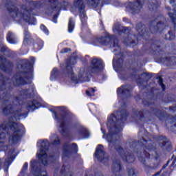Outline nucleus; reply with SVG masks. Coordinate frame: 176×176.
Here are the masks:
<instances>
[{
  "mask_svg": "<svg viewBox=\"0 0 176 176\" xmlns=\"http://www.w3.org/2000/svg\"><path fill=\"white\" fill-rule=\"evenodd\" d=\"M129 113L126 109H120L111 113L107 118V129L109 133L106 135V140L109 142V148L116 149L124 162L126 163H134L135 157L133 153H124V150L120 146V131L124 127V123L127 120Z\"/></svg>",
  "mask_w": 176,
  "mask_h": 176,
  "instance_id": "1",
  "label": "nucleus"
},
{
  "mask_svg": "<svg viewBox=\"0 0 176 176\" xmlns=\"http://www.w3.org/2000/svg\"><path fill=\"white\" fill-rule=\"evenodd\" d=\"M139 140H129L126 145L133 151V153L138 155V159L145 168H151L156 170L159 168V164H151V151H156V145L157 141H166L167 137L166 135H153L146 130L142 129L138 133Z\"/></svg>",
  "mask_w": 176,
  "mask_h": 176,
  "instance_id": "2",
  "label": "nucleus"
},
{
  "mask_svg": "<svg viewBox=\"0 0 176 176\" xmlns=\"http://www.w3.org/2000/svg\"><path fill=\"white\" fill-rule=\"evenodd\" d=\"M144 107H148V110H133V115L140 122L143 123L151 122L155 117L158 118L160 120H164L167 113L160 110V104L157 103V100L155 99L153 91H148L144 94V98L142 101Z\"/></svg>",
  "mask_w": 176,
  "mask_h": 176,
  "instance_id": "3",
  "label": "nucleus"
},
{
  "mask_svg": "<svg viewBox=\"0 0 176 176\" xmlns=\"http://www.w3.org/2000/svg\"><path fill=\"white\" fill-rule=\"evenodd\" d=\"M76 63V58L75 56H72L66 59L65 63L61 66L63 72L65 75L68 76V78H70L72 82L75 83V85H78V83H83V82L87 80V74L83 67L80 69L78 77L75 76L72 67H74Z\"/></svg>",
  "mask_w": 176,
  "mask_h": 176,
  "instance_id": "4",
  "label": "nucleus"
},
{
  "mask_svg": "<svg viewBox=\"0 0 176 176\" xmlns=\"http://www.w3.org/2000/svg\"><path fill=\"white\" fill-rule=\"evenodd\" d=\"M60 111L57 112L54 108L50 109V112L52 113L53 118L56 120L57 123H59V133L65 137L67 135V131H65V126H69L72 123V119L75 118V115L69 110L67 109L66 107H59Z\"/></svg>",
  "mask_w": 176,
  "mask_h": 176,
  "instance_id": "5",
  "label": "nucleus"
},
{
  "mask_svg": "<svg viewBox=\"0 0 176 176\" xmlns=\"http://www.w3.org/2000/svg\"><path fill=\"white\" fill-rule=\"evenodd\" d=\"M68 6V2L63 1L58 2V0H48L46 6L45 13L48 16L53 15V23H57V19H58V14H60V10L61 9H65Z\"/></svg>",
  "mask_w": 176,
  "mask_h": 176,
  "instance_id": "6",
  "label": "nucleus"
},
{
  "mask_svg": "<svg viewBox=\"0 0 176 176\" xmlns=\"http://www.w3.org/2000/svg\"><path fill=\"white\" fill-rule=\"evenodd\" d=\"M96 42L103 46H110V47H116L113 52H120V45H119V40L115 35H107L104 37L96 38Z\"/></svg>",
  "mask_w": 176,
  "mask_h": 176,
  "instance_id": "7",
  "label": "nucleus"
},
{
  "mask_svg": "<svg viewBox=\"0 0 176 176\" xmlns=\"http://www.w3.org/2000/svg\"><path fill=\"white\" fill-rule=\"evenodd\" d=\"M37 144H41L39 153H37V157L43 166H47V153L46 152L50 148V142L47 140H40Z\"/></svg>",
  "mask_w": 176,
  "mask_h": 176,
  "instance_id": "8",
  "label": "nucleus"
},
{
  "mask_svg": "<svg viewBox=\"0 0 176 176\" xmlns=\"http://www.w3.org/2000/svg\"><path fill=\"white\" fill-rule=\"evenodd\" d=\"M74 6L78 9L80 20L81 21V30L87 28V15H86L85 0H74Z\"/></svg>",
  "mask_w": 176,
  "mask_h": 176,
  "instance_id": "9",
  "label": "nucleus"
},
{
  "mask_svg": "<svg viewBox=\"0 0 176 176\" xmlns=\"http://www.w3.org/2000/svg\"><path fill=\"white\" fill-rule=\"evenodd\" d=\"M104 69V62L102 60L95 58L91 62V65L87 68V74H98L99 71Z\"/></svg>",
  "mask_w": 176,
  "mask_h": 176,
  "instance_id": "10",
  "label": "nucleus"
},
{
  "mask_svg": "<svg viewBox=\"0 0 176 176\" xmlns=\"http://www.w3.org/2000/svg\"><path fill=\"white\" fill-rule=\"evenodd\" d=\"M94 156L100 163H104L105 165L108 164L109 156H108L105 151H104V146H102V144H98L97 146Z\"/></svg>",
  "mask_w": 176,
  "mask_h": 176,
  "instance_id": "11",
  "label": "nucleus"
},
{
  "mask_svg": "<svg viewBox=\"0 0 176 176\" xmlns=\"http://www.w3.org/2000/svg\"><path fill=\"white\" fill-rule=\"evenodd\" d=\"M131 91H133V87L131 85H124L117 89L118 98L122 100L131 97Z\"/></svg>",
  "mask_w": 176,
  "mask_h": 176,
  "instance_id": "12",
  "label": "nucleus"
},
{
  "mask_svg": "<svg viewBox=\"0 0 176 176\" xmlns=\"http://www.w3.org/2000/svg\"><path fill=\"white\" fill-rule=\"evenodd\" d=\"M126 9L129 13L132 14H137L140 12H141V9H142V3L141 1L137 0L133 2H128L125 4Z\"/></svg>",
  "mask_w": 176,
  "mask_h": 176,
  "instance_id": "13",
  "label": "nucleus"
},
{
  "mask_svg": "<svg viewBox=\"0 0 176 176\" xmlns=\"http://www.w3.org/2000/svg\"><path fill=\"white\" fill-rule=\"evenodd\" d=\"M152 78V74L144 72L143 74L138 76L137 79V83L139 87L142 90H145L148 87V81Z\"/></svg>",
  "mask_w": 176,
  "mask_h": 176,
  "instance_id": "14",
  "label": "nucleus"
},
{
  "mask_svg": "<svg viewBox=\"0 0 176 176\" xmlns=\"http://www.w3.org/2000/svg\"><path fill=\"white\" fill-rule=\"evenodd\" d=\"M111 170L113 174H115L116 176L119 175V173L123 170V166H122V162H120V159L118 157H115L113 160V164L111 166Z\"/></svg>",
  "mask_w": 176,
  "mask_h": 176,
  "instance_id": "15",
  "label": "nucleus"
},
{
  "mask_svg": "<svg viewBox=\"0 0 176 176\" xmlns=\"http://www.w3.org/2000/svg\"><path fill=\"white\" fill-rule=\"evenodd\" d=\"M23 28V45L25 46H28V45H31V43L34 42V38H32L31 33L28 31V26H25Z\"/></svg>",
  "mask_w": 176,
  "mask_h": 176,
  "instance_id": "16",
  "label": "nucleus"
},
{
  "mask_svg": "<svg viewBox=\"0 0 176 176\" xmlns=\"http://www.w3.org/2000/svg\"><path fill=\"white\" fill-rule=\"evenodd\" d=\"M41 105L38 100L33 99L27 102L26 108L29 112H34L35 109H38Z\"/></svg>",
  "mask_w": 176,
  "mask_h": 176,
  "instance_id": "17",
  "label": "nucleus"
},
{
  "mask_svg": "<svg viewBox=\"0 0 176 176\" xmlns=\"http://www.w3.org/2000/svg\"><path fill=\"white\" fill-rule=\"evenodd\" d=\"M0 52L3 53V54H4V56H6V57L10 58L12 57V56H13V52H12L10 50V49H9V47H8V46L6 45V44L0 42Z\"/></svg>",
  "mask_w": 176,
  "mask_h": 176,
  "instance_id": "18",
  "label": "nucleus"
},
{
  "mask_svg": "<svg viewBox=\"0 0 176 176\" xmlns=\"http://www.w3.org/2000/svg\"><path fill=\"white\" fill-rule=\"evenodd\" d=\"M6 39L8 43L11 45H16L18 43L17 36L13 32H8L7 33Z\"/></svg>",
  "mask_w": 176,
  "mask_h": 176,
  "instance_id": "19",
  "label": "nucleus"
},
{
  "mask_svg": "<svg viewBox=\"0 0 176 176\" xmlns=\"http://www.w3.org/2000/svg\"><path fill=\"white\" fill-rule=\"evenodd\" d=\"M147 6L151 12H156L159 8V1L157 0H148Z\"/></svg>",
  "mask_w": 176,
  "mask_h": 176,
  "instance_id": "20",
  "label": "nucleus"
},
{
  "mask_svg": "<svg viewBox=\"0 0 176 176\" xmlns=\"http://www.w3.org/2000/svg\"><path fill=\"white\" fill-rule=\"evenodd\" d=\"M32 43H33V49H34V52H39L43 47V41L41 38H36L35 41H34Z\"/></svg>",
  "mask_w": 176,
  "mask_h": 176,
  "instance_id": "21",
  "label": "nucleus"
},
{
  "mask_svg": "<svg viewBox=\"0 0 176 176\" xmlns=\"http://www.w3.org/2000/svg\"><path fill=\"white\" fill-rule=\"evenodd\" d=\"M167 123H170V124H173L171 125L170 128H168V124ZM166 126L167 127V129H170V130L171 131H173V133H175V131H174V129L176 128V116H173L171 118H170L168 121H166Z\"/></svg>",
  "mask_w": 176,
  "mask_h": 176,
  "instance_id": "22",
  "label": "nucleus"
},
{
  "mask_svg": "<svg viewBox=\"0 0 176 176\" xmlns=\"http://www.w3.org/2000/svg\"><path fill=\"white\" fill-rule=\"evenodd\" d=\"M61 72L58 71L56 67H54L51 72L50 80H56L60 78Z\"/></svg>",
  "mask_w": 176,
  "mask_h": 176,
  "instance_id": "23",
  "label": "nucleus"
},
{
  "mask_svg": "<svg viewBox=\"0 0 176 176\" xmlns=\"http://www.w3.org/2000/svg\"><path fill=\"white\" fill-rule=\"evenodd\" d=\"M78 134L82 135L83 138H89L90 137V132L85 127H81L78 129Z\"/></svg>",
  "mask_w": 176,
  "mask_h": 176,
  "instance_id": "24",
  "label": "nucleus"
},
{
  "mask_svg": "<svg viewBox=\"0 0 176 176\" xmlns=\"http://www.w3.org/2000/svg\"><path fill=\"white\" fill-rule=\"evenodd\" d=\"M69 146H71L69 144H65L63 146V157H69V156L72 155V151L68 149Z\"/></svg>",
  "mask_w": 176,
  "mask_h": 176,
  "instance_id": "25",
  "label": "nucleus"
},
{
  "mask_svg": "<svg viewBox=\"0 0 176 176\" xmlns=\"http://www.w3.org/2000/svg\"><path fill=\"white\" fill-rule=\"evenodd\" d=\"M74 30H75V19L70 17L68 22V32L71 34L74 32Z\"/></svg>",
  "mask_w": 176,
  "mask_h": 176,
  "instance_id": "26",
  "label": "nucleus"
},
{
  "mask_svg": "<svg viewBox=\"0 0 176 176\" xmlns=\"http://www.w3.org/2000/svg\"><path fill=\"white\" fill-rule=\"evenodd\" d=\"M100 1L101 0H88V5L90 8L96 9V8H98L100 6Z\"/></svg>",
  "mask_w": 176,
  "mask_h": 176,
  "instance_id": "27",
  "label": "nucleus"
},
{
  "mask_svg": "<svg viewBox=\"0 0 176 176\" xmlns=\"http://www.w3.org/2000/svg\"><path fill=\"white\" fill-rule=\"evenodd\" d=\"M165 39L166 41H175V33L173 30H170L167 34L165 35Z\"/></svg>",
  "mask_w": 176,
  "mask_h": 176,
  "instance_id": "28",
  "label": "nucleus"
},
{
  "mask_svg": "<svg viewBox=\"0 0 176 176\" xmlns=\"http://www.w3.org/2000/svg\"><path fill=\"white\" fill-rule=\"evenodd\" d=\"M126 173L128 176H137V174H135V169L132 166H130V165H127L126 166Z\"/></svg>",
  "mask_w": 176,
  "mask_h": 176,
  "instance_id": "29",
  "label": "nucleus"
},
{
  "mask_svg": "<svg viewBox=\"0 0 176 176\" xmlns=\"http://www.w3.org/2000/svg\"><path fill=\"white\" fill-rule=\"evenodd\" d=\"M168 15L174 25L175 30H176V12H175L174 13H168Z\"/></svg>",
  "mask_w": 176,
  "mask_h": 176,
  "instance_id": "30",
  "label": "nucleus"
},
{
  "mask_svg": "<svg viewBox=\"0 0 176 176\" xmlns=\"http://www.w3.org/2000/svg\"><path fill=\"white\" fill-rule=\"evenodd\" d=\"M60 174V176H73L72 171H69L67 173L65 171V166L64 165L62 166Z\"/></svg>",
  "mask_w": 176,
  "mask_h": 176,
  "instance_id": "31",
  "label": "nucleus"
},
{
  "mask_svg": "<svg viewBox=\"0 0 176 176\" xmlns=\"http://www.w3.org/2000/svg\"><path fill=\"white\" fill-rule=\"evenodd\" d=\"M156 79H158V85L162 89V91H165L166 85H164V83H163V78H162V76H158L156 78Z\"/></svg>",
  "mask_w": 176,
  "mask_h": 176,
  "instance_id": "32",
  "label": "nucleus"
},
{
  "mask_svg": "<svg viewBox=\"0 0 176 176\" xmlns=\"http://www.w3.org/2000/svg\"><path fill=\"white\" fill-rule=\"evenodd\" d=\"M116 64L118 68L123 67V53H121V57L117 59Z\"/></svg>",
  "mask_w": 176,
  "mask_h": 176,
  "instance_id": "33",
  "label": "nucleus"
},
{
  "mask_svg": "<svg viewBox=\"0 0 176 176\" xmlns=\"http://www.w3.org/2000/svg\"><path fill=\"white\" fill-rule=\"evenodd\" d=\"M10 159L6 160L4 163V171L5 173H8L9 171V166H10Z\"/></svg>",
  "mask_w": 176,
  "mask_h": 176,
  "instance_id": "34",
  "label": "nucleus"
},
{
  "mask_svg": "<svg viewBox=\"0 0 176 176\" xmlns=\"http://www.w3.org/2000/svg\"><path fill=\"white\" fill-rule=\"evenodd\" d=\"M94 93H96V89L94 88H90L88 91H86V94L89 96V97H93Z\"/></svg>",
  "mask_w": 176,
  "mask_h": 176,
  "instance_id": "35",
  "label": "nucleus"
},
{
  "mask_svg": "<svg viewBox=\"0 0 176 176\" xmlns=\"http://www.w3.org/2000/svg\"><path fill=\"white\" fill-rule=\"evenodd\" d=\"M71 150L72 151V152H74V153H78V144H76V143H72L71 144Z\"/></svg>",
  "mask_w": 176,
  "mask_h": 176,
  "instance_id": "36",
  "label": "nucleus"
},
{
  "mask_svg": "<svg viewBox=\"0 0 176 176\" xmlns=\"http://www.w3.org/2000/svg\"><path fill=\"white\" fill-rule=\"evenodd\" d=\"M40 28L41 31L46 34V35H49V30L45 26V25L41 24Z\"/></svg>",
  "mask_w": 176,
  "mask_h": 176,
  "instance_id": "37",
  "label": "nucleus"
},
{
  "mask_svg": "<svg viewBox=\"0 0 176 176\" xmlns=\"http://www.w3.org/2000/svg\"><path fill=\"white\" fill-rule=\"evenodd\" d=\"M28 169V163L25 162L21 171V174H24Z\"/></svg>",
  "mask_w": 176,
  "mask_h": 176,
  "instance_id": "38",
  "label": "nucleus"
},
{
  "mask_svg": "<svg viewBox=\"0 0 176 176\" xmlns=\"http://www.w3.org/2000/svg\"><path fill=\"white\" fill-rule=\"evenodd\" d=\"M52 145H60V144H61L60 138L57 137L56 139L52 142Z\"/></svg>",
  "mask_w": 176,
  "mask_h": 176,
  "instance_id": "39",
  "label": "nucleus"
},
{
  "mask_svg": "<svg viewBox=\"0 0 176 176\" xmlns=\"http://www.w3.org/2000/svg\"><path fill=\"white\" fill-rule=\"evenodd\" d=\"M5 148H6L5 146V142L0 141V151H5Z\"/></svg>",
  "mask_w": 176,
  "mask_h": 176,
  "instance_id": "40",
  "label": "nucleus"
},
{
  "mask_svg": "<svg viewBox=\"0 0 176 176\" xmlns=\"http://www.w3.org/2000/svg\"><path fill=\"white\" fill-rule=\"evenodd\" d=\"M49 159H50V160H52V163H54L56 160H57V157L56 155H50L49 156Z\"/></svg>",
  "mask_w": 176,
  "mask_h": 176,
  "instance_id": "41",
  "label": "nucleus"
},
{
  "mask_svg": "<svg viewBox=\"0 0 176 176\" xmlns=\"http://www.w3.org/2000/svg\"><path fill=\"white\" fill-rule=\"evenodd\" d=\"M68 52H71V48L65 47L61 50L60 53H68Z\"/></svg>",
  "mask_w": 176,
  "mask_h": 176,
  "instance_id": "42",
  "label": "nucleus"
},
{
  "mask_svg": "<svg viewBox=\"0 0 176 176\" xmlns=\"http://www.w3.org/2000/svg\"><path fill=\"white\" fill-rule=\"evenodd\" d=\"M167 142H166V140H164L163 142L160 143V146H161V148H164Z\"/></svg>",
  "mask_w": 176,
  "mask_h": 176,
  "instance_id": "43",
  "label": "nucleus"
},
{
  "mask_svg": "<svg viewBox=\"0 0 176 176\" xmlns=\"http://www.w3.org/2000/svg\"><path fill=\"white\" fill-rule=\"evenodd\" d=\"M131 78L132 79H136L137 78V72L133 73V74H131Z\"/></svg>",
  "mask_w": 176,
  "mask_h": 176,
  "instance_id": "44",
  "label": "nucleus"
},
{
  "mask_svg": "<svg viewBox=\"0 0 176 176\" xmlns=\"http://www.w3.org/2000/svg\"><path fill=\"white\" fill-rule=\"evenodd\" d=\"M98 78H101L102 79V80H105V79H107V75L103 74L101 77V76H98Z\"/></svg>",
  "mask_w": 176,
  "mask_h": 176,
  "instance_id": "45",
  "label": "nucleus"
},
{
  "mask_svg": "<svg viewBox=\"0 0 176 176\" xmlns=\"http://www.w3.org/2000/svg\"><path fill=\"white\" fill-rule=\"evenodd\" d=\"M101 131L103 134V137H105V135H106L105 129H104V128L101 127Z\"/></svg>",
  "mask_w": 176,
  "mask_h": 176,
  "instance_id": "46",
  "label": "nucleus"
},
{
  "mask_svg": "<svg viewBox=\"0 0 176 176\" xmlns=\"http://www.w3.org/2000/svg\"><path fill=\"white\" fill-rule=\"evenodd\" d=\"M160 174H162V170L160 171L155 173L154 175H153V176H158L160 175Z\"/></svg>",
  "mask_w": 176,
  "mask_h": 176,
  "instance_id": "47",
  "label": "nucleus"
},
{
  "mask_svg": "<svg viewBox=\"0 0 176 176\" xmlns=\"http://www.w3.org/2000/svg\"><path fill=\"white\" fill-rule=\"evenodd\" d=\"M3 71V72H6V74H10V72H12V71L13 70H1Z\"/></svg>",
  "mask_w": 176,
  "mask_h": 176,
  "instance_id": "48",
  "label": "nucleus"
},
{
  "mask_svg": "<svg viewBox=\"0 0 176 176\" xmlns=\"http://www.w3.org/2000/svg\"><path fill=\"white\" fill-rule=\"evenodd\" d=\"M166 167H167V164H164V165L162 166V170H164V168H166Z\"/></svg>",
  "mask_w": 176,
  "mask_h": 176,
  "instance_id": "49",
  "label": "nucleus"
},
{
  "mask_svg": "<svg viewBox=\"0 0 176 176\" xmlns=\"http://www.w3.org/2000/svg\"><path fill=\"white\" fill-rule=\"evenodd\" d=\"M176 163V157L173 160L172 164H175Z\"/></svg>",
  "mask_w": 176,
  "mask_h": 176,
  "instance_id": "50",
  "label": "nucleus"
},
{
  "mask_svg": "<svg viewBox=\"0 0 176 176\" xmlns=\"http://www.w3.org/2000/svg\"><path fill=\"white\" fill-rule=\"evenodd\" d=\"M30 60H31V61H35V58L34 57H31Z\"/></svg>",
  "mask_w": 176,
  "mask_h": 176,
  "instance_id": "51",
  "label": "nucleus"
},
{
  "mask_svg": "<svg viewBox=\"0 0 176 176\" xmlns=\"http://www.w3.org/2000/svg\"><path fill=\"white\" fill-rule=\"evenodd\" d=\"M127 20H128L127 18H126V17L123 18V21L127 22Z\"/></svg>",
  "mask_w": 176,
  "mask_h": 176,
  "instance_id": "52",
  "label": "nucleus"
},
{
  "mask_svg": "<svg viewBox=\"0 0 176 176\" xmlns=\"http://www.w3.org/2000/svg\"><path fill=\"white\" fill-rule=\"evenodd\" d=\"M170 101H173V100H170V99H168V100H165V102H170Z\"/></svg>",
  "mask_w": 176,
  "mask_h": 176,
  "instance_id": "53",
  "label": "nucleus"
},
{
  "mask_svg": "<svg viewBox=\"0 0 176 176\" xmlns=\"http://www.w3.org/2000/svg\"><path fill=\"white\" fill-rule=\"evenodd\" d=\"M115 64V59L113 60V65Z\"/></svg>",
  "mask_w": 176,
  "mask_h": 176,
  "instance_id": "54",
  "label": "nucleus"
},
{
  "mask_svg": "<svg viewBox=\"0 0 176 176\" xmlns=\"http://www.w3.org/2000/svg\"><path fill=\"white\" fill-rule=\"evenodd\" d=\"M157 159H158V157H155V160H157Z\"/></svg>",
  "mask_w": 176,
  "mask_h": 176,
  "instance_id": "55",
  "label": "nucleus"
},
{
  "mask_svg": "<svg viewBox=\"0 0 176 176\" xmlns=\"http://www.w3.org/2000/svg\"><path fill=\"white\" fill-rule=\"evenodd\" d=\"M54 176H56V170H55V172H54Z\"/></svg>",
  "mask_w": 176,
  "mask_h": 176,
  "instance_id": "56",
  "label": "nucleus"
},
{
  "mask_svg": "<svg viewBox=\"0 0 176 176\" xmlns=\"http://www.w3.org/2000/svg\"><path fill=\"white\" fill-rule=\"evenodd\" d=\"M100 24H102V21H101Z\"/></svg>",
  "mask_w": 176,
  "mask_h": 176,
  "instance_id": "57",
  "label": "nucleus"
},
{
  "mask_svg": "<svg viewBox=\"0 0 176 176\" xmlns=\"http://www.w3.org/2000/svg\"><path fill=\"white\" fill-rule=\"evenodd\" d=\"M128 56H131V54H128Z\"/></svg>",
  "mask_w": 176,
  "mask_h": 176,
  "instance_id": "58",
  "label": "nucleus"
},
{
  "mask_svg": "<svg viewBox=\"0 0 176 176\" xmlns=\"http://www.w3.org/2000/svg\"><path fill=\"white\" fill-rule=\"evenodd\" d=\"M169 109H171V107H169Z\"/></svg>",
  "mask_w": 176,
  "mask_h": 176,
  "instance_id": "59",
  "label": "nucleus"
}]
</instances>
